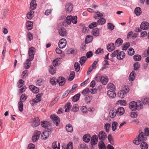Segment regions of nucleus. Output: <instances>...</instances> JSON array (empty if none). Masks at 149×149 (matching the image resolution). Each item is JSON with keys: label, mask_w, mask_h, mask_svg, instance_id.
Returning <instances> with one entry per match:
<instances>
[{"label": "nucleus", "mask_w": 149, "mask_h": 149, "mask_svg": "<svg viewBox=\"0 0 149 149\" xmlns=\"http://www.w3.org/2000/svg\"><path fill=\"white\" fill-rule=\"evenodd\" d=\"M138 104L135 101H132L129 104L130 109L132 111H135L136 109H140L142 108L143 104L140 102H138Z\"/></svg>", "instance_id": "nucleus-1"}, {"label": "nucleus", "mask_w": 149, "mask_h": 149, "mask_svg": "<svg viewBox=\"0 0 149 149\" xmlns=\"http://www.w3.org/2000/svg\"><path fill=\"white\" fill-rule=\"evenodd\" d=\"M147 139V138L142 132H140L138 136L133 141V143L136 145H138L141 143L144 142Z\"/></svg>", "instance_id": "nucleus-2"}, {"label": "nucleus", "mask_w": 149, "mask_h": 149, "mask_svg": "<svg viewBox=\"0 0 149 149\" xmlns=\"http://www.w3.org/2000/svg\"><path fill=\"white\" fill-rule=\"evenodd\" d=\"M116 56L118 59L121 60L124 58L125 54L123 51L119 52V50H117L113 52L111 54L112 57H115Z\"/></svg>", "instance_id": "nucleus-3"}, {"label": "nucleus", "mask_w": 149, "mask_h": 149, "mask_svg": "<svg viewBox=\"0 0 149 149\" xmlns=\"http://www.w3.org/2000/svg\"><path fill=\"white\" fill-rule=\"evenodd\" d=\"M129 91V88L128 87L125 86V89H123L119 91L118 93V95L120 98H123L127 93Z\"/></svg>", "instance_id": "nucleus-4"}, {"label": "nucleus", "mask_w": 149, "mask_h": 149, "mask_svg": "<svg viewBox=\"0 0 149 149\" xmlns=\"http://www.w3.org/2000/svg\"><path fill=\"white\" fill-rule=\"evenodd\" d=\"M35 53V49L33 47H30L28 51V58L30 59L31 60H33Z\"/></svg>", "instance_id": "nucleus-5"}, {"label": "nucleus", "mask_w": 149, "mask_h": 149, "mask_svg": "<svg viewBox=\"0 0 149 149\" xmlns=\"http://www.w3.org/2000/svg\"><path fill=\"white\" fill-rule=\"evenodd\" d=\"M40 120L38 117L32 119L30 120V122L32 123V125L33 127L38 126L40 123Z\"/></svg>", "instance_id": "nucleus-6"}, {"label": "nucleus", "mask_w": 149, "mask_h": 149, "mask_svg": "<svg viewBox=\"0 0 149 149\" xmlns=\"http://www.w3.org/2000/svg\"><path fill=\"white\" fill-rule=\"evenodd\" d=\"M50 117L54 124L57 126H58L59 124L60 120L58 117L55 115H51Z\"/></svg>", "instance_id": "nucleus-7"}, {"label": "nucleus", "mask_w": 149, "mask_h": 149, "mask_svg": "<svg viewBox=\"0 0 149 149\" xmlns=\"http://www.w3.org/2000/svg\"><path fill=\"white\" fill-rule=\"evenodd\" d=\"M41 134L40 132L36 131H35L32 137V141L33 142H36L39 139Z\"/></svg>", "instance_id": "nucleus-8"}, {"label": "nucleus", "mask_w": 149, "mask_h": 149, "mask_svg": "<svg viewBox=\"0 0 149 149\" xmlns=\"http://www.w3.org/2000/svg\"><path fill=\"white\" fill-rule=\"evenodd\" d=\"M65 10L68 13L72 11L73 9V5L71 3H67L65 6Z\"/></svg>", "instance_id": "nucleus-9"}, {"label": "nucleus", "mask_w": 149, "mask_h": 149, "mask_svg": "<svg viewBox=\"0 0 149 149\" xmlns=\"http://www.w3.org/2000/svg\"><path fill=\"white\" fill-rule=\"evenodd\" d=\"M58 33L62 37L67 36V32L66 29L64 27H61L58 29Z\"/></svg>", "instance_id": "nucleus-10"}, {"label": "nucleus", "mask_w": 149, "mask_h": 149, "mask_svg": "<svg viewBox=\"0 0 149 149\" xmlns=\"http://www.w3.org/2000/svg\"><path fill=\"white\" fill-rule=\"evenodd\" d=\"M58 46L61 49H63L65 47L66 45V40L65 38L61 39L58 42Z\"/></svg>", "instance_id": "nucleus-11"}, {"label": "nucleus", "mask_w": 149, "mask_h": 149, "mask_svg": "<svg viewBox=\"0 0 149 149\" xmlns=\"http://www.w3.org/2000/svg\"><path fill=\"white\" fill-rule=\"evenodd\" d=\"M98 137L100 140L103 141L107 138V135L104 132L101 131L98 134Z\"/></svg>", "instance_id": "nucleus-12"}, {"label": "nucleus", "mask_w": 149, "mask_h": 149, "mask_svg": "<svg viewBox=\"0 0 149 149\" xmlns=\"http://www.w3.org/2000/svg\"><path fill=\"white\" fill-rule=\"evenodd\" d=\"M98 138L97 135H94L92 136L91 141V144L94 146L97 143Z\"/></svg>", "instance_id": "nucleus-13"}, {"label": "nucleus", "mask_w": 149, "mask_h": 149, "mask_svg": "<svg viewBox=\"0 0 149 149\" xmlns=\"http://www.w3.org/2000/svg\"><path fill=\"white\" fill-rule=\"evenodd\" d=\"M116 115L117 114L116 109H111L110 110L109 112V116L111 118H114Z\"/></svg>", "instance_id": "nucleus-14"}, {"label": "nucleus", "mask_w": 149, "mask_h": 149, "mask_svg": "<svg viewBox=\"0 0 149 149\" xmlns=\"http://www.w3.org/2000/svg\"><path fill=\"white\" fill-rule=\"evenodd\" d=\"M32 61L29 58L26 60L24 64V67L25 69H27L30 67L31 64V61Z\"/></svg>", "instance_id": "nucleus-15"}, {"label": "nucleus", "mask_w": 149, "mask_h": 149, "mask_svg": "<svg viewBox=\"0 0 149 149\" xmlns=\"http://www.w3.org/2000/svg\"><path fill=\"white\" fill-rule=\"evenodd\" d=\"M50 132L49 131H45L43 132L41 134V138L43 140L46 139L49 137Z\"/></svg>", "instance_id": "nucleus-16"}, {"label": "nucleus", "mask_w": 149, "mask_h": 149, "mask_svg": "<svg viewBox=\"0 0 149 149\" xmlns=\"http://www.w3.org/2000/svg\"><path fill=\"white\" fill-rule=\"evenodd\" d=\"M116 113L118 116H120L124 114L125 112V110L124 108L122 107L118 108L117 109Z\"/></svg>", "instance_id": "nucleus-17"}, {"label": "nucleus", "mask_w": 149, "mask_h": 149, "mask_svg": "<svg viewBox=\"0 0 149 149\" xmlns=\"http://www.w3.org/2000/svg\"><path fill=\"white\" fill-rule=\"evenodd\" d=\"M107 95L111 98H115L116 95L113 90H109L107 91Z\"/></svg>", "instance_id": "nucleus-18"}, {"label": "nucleus", "mask_w": 149, "mask_h": 149, "mask_svg": "<svg viewBox=\"0 0 149 149\" xmlns=\"http://www.w3.org/2000/svg\"><path fill=\"white\" fill-rule=\"evenodd\" d=\"M149 26V23L146 22H143L140 25V28L143 30L147 29Z\"/></svg>", "instance_id": "nucleus-19"}, {"label": "nucleus", "mask_w": 149, "mask_h": 149, "mask_svg": "<svg viewBox=\"0 0 149 149\" xmlns=\"http://www.w3.org/2000/svg\"><path fill=\"white\" fill-rule=\"evenodd\" d=\"M29 89L34 93H37L39 92V89L38 88L35 87L33 85H31L29 87Z\"/></svg>", "instance_id": "nucleus-20"}, {"label": "nucleus", "mask_w": 149, "mask_h": 149, "mask_svg": "<svg viewBox=\"0 0 149 149\" xmlns=\"http://www.w3.org/2000/svg\"><path fill=\"white\" fill-rule=\"evenodd\" d=\"M107 49L109 52L112 51L115 49L114 44L112 43L108 44L107 45Z\"/></svg>", "instance_id": "nucleus-21"}, {"label": "nucleus", "mask_w": 149, "mask_h": 149, "mask_svg": "<svg viewBox=\"0 0 149 149\" xmlns=\"http://www.w3.org/2000/svg\"><path fill=\"white\" fill-rule=\"evenodd\" d=\"M58 83L60 86H62L65 83V79L62 77H59L58 78Z\"/></svg>", "instance_id": "nucleus-22"}, {"label": "nucleus", "mask_w": 149, "mask_h": 149, "mask_svg": "<svg viewBox=\"0 0 149 149\" xmlns=\"http://www.w3.org/2000/svg\"><path fill=\"white\" fill-rule=\"evenodd\" d=\"M62 149H73L72 143L70 142L67 145H63L62 147Z\"/></svg>", "instance_id": "nucleus-23"}, {"label": "nucleus", "mask_w": 149, "mask_h": 149, "mask_svg": "<svg viewBox=\"0 0 149 149\" xmlns=\"http://www.w3.org/2000/svg\"><path fill=\"white\" fill-rule=\"evenodd\" d=\"M108 81V79L107 76H102L101 77L100 81L104 85L107 84Z\"/></svg>", "instance_id": "nucleus-24"}, {"label": "nucleus", "mask_w": 149, "mask_h": 149, "mask_svg": "<svg viewBox=\"0 0 149 149\" xmlns=\"http://www.w3.org/2000/svg\"><path fill=\"white\" fill-rule=\"evenodd\" d=\"M83 139L84 141L85 142H88L91 139V136L89 134H87L84 135L83 137Z\"/></svg>", "instance_id": "nucleus-25"}, {"label": "nucleus", "mask_w": 149, "mask_h": 149, "mask_svg": "<svg viewBox=\"0 0 149 149\" xmlns=\"http://www.w3.org/2000/svg\"><path fill=\"white\" fill-rule=\"evenodd\" d=\"M33 22L29 21H28L26 22V27L28 30H31L33 28Z\"/></svg>", "instance_id": "nucleus-26"}, {"label": "nucleus", "mask_w": 149, "mask_h": 149, "mask_svg": "<svg viewBox=\"0 0 149 149\" xmlns=\"http://www.w3.org/2000/svg\"><path fill=\"white\" fill-rule=\"evenodd\" d=\"M36 6L37 4L36 1L35 0H32L30 3V8L31 9L33 10L36 8Z\"/></svg>", "instance_id": "nucleus-27"}, {"label": "nucleus", "mask_w": 149, "mask_h": 149, "mask_svg": "<svg viewBox=\"0 0 149 149\" xmlns=\"http://www.w3.org/2000/svg\"><path fill=\"white\" fill-rule=\"evenodd\" d=\"M50 82L53 86H55L58 83V79L53 77L50 79Z\"/></svg>", "instance_id": "nucleus-28"}, {"label": "nucleus", "mask_w": 149, "mask_h": 149, "mask_svg": "<svg viewBox=\"0 0 149 149\" xmlns=\"http://www.w3.org/2000/svg\"><path fill=\"white\" fill-rule=\"evenodd\" d=\"M92 33L94 36H97L99 35V30L97 28H95L93 30Z\"/></svg>", "instance_id": "nucleus-29"}, {"label": "nucleus", "mask_w": 149, "mask_h": 149, "mask_svg": "<svg viewBox=\"0 0 149 149\" xmlns=\"http://www.w3.org/2000/svg\"><path fill=\"white\" fill-rule=\"evenodd\" d=\"M135 73L134 71H133L130 73L129 77V80L130 81H132L135 78Z\"/></svg>", "instance_id": "nucleus-30"}, {"label": "nucleus", "mask_w": 149, "mask_h": 149, "mask_svg": "<svg viewBox=\"0 0 149 149\" xmlns=\"http://www.w3.org/2000/svg\"><path fill=\"white\" fill-rule=\"evenodd\" d=\"M52 147L54 149H60V144L58 143L57 146L56 141H54L52 143Z\"/></svg>", "instance_id": "nucleus-31"}, {"label": "nucleus", "mask_w": 149, "mask_h": 149, "mask_svg": "<svg viewBox=\"0 0 149 149\" xmlns=\"http://www.w3.org/2000/svg\"><path fill=\"white\" fill-rule=\"evenodd\" d=\"M123 43V40L120 38H118L115 42V45L116 47H119Z\"/></svg>", "instance_id": "nucleus-32"}, {"label": "nucleus", "mask_w": 149, "mask_h": 149, "mask_svg": "<svg viewBox=\"0 0 149 149\" xmlns=\"http://www.w3.org/2000/svg\"><path fill=\"white\" fill-rule=\"evenodd\" d=\"M33 10L31 9L27 15L26 16L28 19H32L33 17L34 12Z\"/></svg>", "instance_id": "nucleus-33"}, {"label": "nucleus", "mask_w": 149, "mask_h": 149, "mask_svg": "<svg viewBox=\"0 0 149 149\" xmlns=\"http://www.w3.org/2000/svg\"><path fill=\"white\" fill-rule=\"evenodd\" d=\"M66 130L67 132H72L73 131V128L71 125L69 124L67 125L65 127Z\"/></svg>", "instance_id": "nucleus-34"}, {"label": "nucleus", "mask_w": 149, "mask_h": 149, "mask_svg": "<svg viewBox=\"0 0 149 149\" xmlns=\"http://www.w3.org/2000/svg\"><path fill=\"white\" fill-rule=\"evenodd\" d=\"M134 12L136 15L139 16L140 15L141 13V8L139 7L136 8L134 10Z\"/></svg>", "instance_id": "nucleus-35"}, {"label": "nucleus", "mask_w": 149, "mask_h": 149, "mask_svg": "<svg viewBox=\"0 0 149 149\" xmlns=\"http://www.w3.org/2000/svg\"><path fill=\"white\" fill-rule=\"evenodd\" d=\"M71 19H65L63 22V25L65 26H68L71 23Z\"/></svg>", "instance_id": "nucleus-36"}, {"label": "nucleus", "mask_w": 149, "mask_h": 149, "mask_svg": "<svg viewBox=\"0 0 149 149\" xmlns=\"http://www.w3.org/2000/svg\"><path fill=\"white\" fill-rule=\"evenodd\" d=\"M90 93V91L88 88H86L83 90L81 93L84 96H87L89 95Z\"/></svg>", "instance_id": "nucleus-37"}, {"label": "nucleus", "mask_w": 149, "mask_h": 149, "mask_svg": "<svg viewBox=\"0 0 149 149\" xmlns=\"http://www.w3.org/2000/svg\"><path fill=\"white\" fill-rule=\"evenodd\" d=\"M71 107L72 106L71 104L70 103H68L65 106V111L67 112H69Z\"/></svg>", "instance_id": "nucleus-38"}, {"label": "nucleus", "mask_w": 149, "mask_h": 149, "mask_svg": "<svg viewBox=\"0 0 149 149\" xmlns=\"http://www.w3.org/2000/svg\"><path fill=\"white\" fill-rule=\"evenodd\" d=\"M140 147L141 149H147L148 146L147 143L145 142L141 143Z\"/></svg>", "instance_id": "nucleus-39"}, {"label": "nucleus", "mask_w": 149, "mask_h": 149, "mask_svg": "<svg viewBox=\"0 0 149 149\" xmlns=\"http://www.w3.org/2000/svg\"><path fill=\"white\" fill-rule=\"evenodd\" d=\"M115 26L112 23H108L107 25V28L110 31H112L114 29Z\"/></svg>", "instance_id": "nucleus-40"}, {"label": "nucleus", "mask_w": 149, "mask_h": 149, "mask_svg": "<svg viewBox=\"0 0 149 149\" xmlns=\"http://www.w3.org/2000/svg\"><path fill=\"white\" fill-rule=\"evenodd\" d=\"M59 99V96H57L56 97L54 100L51 102L49 106L52 107L53 106L56 102Z\"/></svg>", "instance_id": "nucleus-41"}, {"label": "nucleus", "mask_w": 149, "mask_h": 149, "mask_svg": "<svg viewBox=\"0 0 149 149\" xmlns=\"http://www.w3.org/2000/svg\"><path fill=\"white\" fill-rule=\"evenodd\" d=\"M98 146L99 149H106L104 143L102 141L99 142Z\"/></svg>", "instance_id": "nucleus-42"}, {"label": "nucleus", "mask_w": 149, "mask_h": 149, "mask_svg": "<svg viewBox=\"0 0 149 149\" xmlns=\"http://www.w3.org/2000/svg\"><path fill=\"white\" fill-rule=\"evenodd\" d=\"M107 88L108 89H110V90H113L115 88V87L114 85L111 83H109L107 85Z\"/></svg>", "instance_id": "nucleus-43"}, {"label": "nucleus", "mask_w": 149, "mask_h": 149, "mask_svg": "<svg viewBox=\"0 0 149 149\" xmlns=\"http://www.w3.org/2000/svg\"><path fill=\"white\" fill-rule=\"evenodd\" d=\"M53 66L55 67L59 64L60 63V61L59 59L56 58L53 61Z\"/></svg>", "instance_id": "nucleus-44"}, {"label": "nucleus", "mask_w": 149, "mask_h": 149, "mask_svg": "<svg viewBox=\"0 0 149 149\" xmlns=\"http://www.w3.org/2000/svg\"><path fill=\"white\" fill-rule=\"evenodd\" d=\"M75 76V73L74 72L72 71L70 72L69 77L68 78V80L70 81L72 80L74 78Z\"/></svg>", "instance_id": "nucleus-45"}, {"label": "nucleus", "mask_w": 149, "mask_h": 149, "mask_svg": "<svg viewBox=\"0 0 149 149\" xmlns=\"http://www.w3.org/2000/svg\"><path fill=\"white\" fill-rule=\"evenodd\" d=\"M80 95L79 94H77L74 95L72 98V101L74 102H76L79 100L80 97Z\"/></svg>", "instance_id": "nucleus-46"}, {"label": "nucleus", "mask_w": 149, "mask_h": 149, "mask_svg": "<svg viewBox=\"0 0 149 149\" xmlns=\"http://www.w3.org/2000/svg\"><path fill=\"white\" fill-rule=\"evenodd\" d=\"M30 103L32 106H34L35 104L39 102V100H36L35 98L32 99L29 101Z\"/></svg>", "instance_id": "nucleus-47"}, {"label": "nucleus", "mask_w": 149, "mask_h": 149, "mask_svg": "<svg viewBox=\"0 0 149 149\" xmlns=\"http://www.w3.org/2000/svg\"><path fill=\"white\" fill-rule=\"evenodd\" d=\"M134 60L136 61H140L141 58V56L139 55H135L133 56Z\"/></svg>", "instance_id": "nucleus-48"}, {"label": "nucleus", "mask_w": 149, "mask_h": 149, "mask_svg": "<svg viewBox=\"0 0 149 149\" xmlns=\"http://www.w3.org/2000/svg\"><path fill=\"white\" fill-rule=\"evenodd\" d=\"M74 68L75 70L77 72H78L80 69V65L78 63H75L74 65Z\"/></svg>", "instance_id": "nucleus-49"}, {"label": "nucleus", "mask_w": 149, "mask_h": 149, "mask_svg": "<svg viewBox=\"0 0 149 149\" xmlns=\"http://www.w3.org/2000/svg\"><path fill=\"white\" fill-rule=\"evenodd\" d=\"M18 109L20 111H22L23 109V104L22 102H19L18 103Z\"/></svg>", "instance_id": "nucleus-50"}, {"label": "nucleus", "mask_w": 149, "mask_h": 149, "mask_svg": "<svg viewBox=\"0 0 149 149\" xmlns=\"http://www.w3.org/2000/svg\"><path fill=\"white\" fill-rule=\"evenodd\" d=\"M86 60V58L84 56H82L80 58L79 62L81 65H83L85 63Z\"/></svg>", "instance_id": "nucleus-51"}, {"label": "nucleus", "mask_w": 149, "mask_h": 149, "mask_svg": "<svg viewBox=\"0 0 149 149\" xmlns=\"http://www.w3.org/2000/svg\"><path fill=\"white\" fill-rule=\"evenodd\" d=\"M92 37L91 36H87L86 38V42L88 43L91 41L92 40Z\"/></svg>", "instance_id": "nucleus-52"}, {"label": "nucleus", "mask_w": 149, "mask_h": 149, "mask_svg": "<svg viewBox=\"0 0 149 149\" xmlns=\"http://www.w3.org/2000/svg\"><path fill=\"white\" fill-rule=\"evenodd\" d=\"M130 45V44L129 42L126 43L122 46V49L123 50H127V48L129 47Z\"/></svg>", "instance_id": "nucleus-53"}, {"label": "nucleus", "mask_w": 149, "mask_h": 149, "mask_svg": "<svg viewBox=\"0 0 149 149\" xmlns=\"http://www.w3.org/2000/svg\"><path fill=\"white\" fill-rule=\"evenodd\" d=\"M41 125L44 127H48L50 126V123L47 121H44L42 123Z\"/></svg>", "instance_id": "nucleus-54"}, {"label": "nucleus", "mask_w": 149, "mask_h": 149, "mask_svg": "<svg viewBox=\"0 0 149 149\" xmlns=\"http://www.w3.org/2000/svg\"><path fill=\"white\" fill-rule=\"evenodd\" d=\"M118 123L116 122H113L112 124V128L113 131H114L116 129Z\"/></svg>", "instance_id": "nucleus-55"}, {"label": "nucleus", "mask_w": 149, "mask_h": 149, "mask_svg": "<svg viewBox=\"0 0 149 149\" xmlns=\"http://www.w3.org/2000/svg\"><path fill=\"white\" fill-rule=\"evenodd\" d=\"M56 72L55 68L53 67H50L49 72L52 74H54Z\"/></svg>", "instance_id": "nucleus-56"}, {"label": "nucleus", "mask_w": 149, "mask_h": 149, "mask_svg": "<svg viewBox=\"0 0 149 149\" xmlns=\"http://www.w3.org/2000/svg\"><path fill=\"white\" fill-rule=\"evenodd\" d=\"M26 99V96L24 94H23L20 97V101L19 102H24Z\"/></svg>", "instance_id": "nucleus-57"}, {"label": "nucleus", "mask_w": 149, "mask_h": 149, "mask_svg": "<svg viewBox=\"0 0 149 149\" xmlns=\"http://www.w3.org/2000/svg\"><path fill=\"white\" fill-rule=\"evenodd\" d=\"M105 22V19H98L97 23L99 25H102L104 24Z\"/></svg>", "instance_id": "nucleus-58"}, {"label": "nucleus", "mask_w": 149, "mask_h": 149, "mask_svg": "<svg viewBox=\"0 0 149 149\" xmlns=\"http://www.w3.org/2000/svg\"><path fill=\"white\" fill-rule=\"evenodd\" d=\"M127 52L129 55L132 56L134 54V51L132 48H130L127 51Z\"/></svg>", "instance_id": "nucleus-59"}, {"label": "nucleus", "mask_w": 149, "mask_h": 149, "mask_svg": "<svg viewBox=\"0 0 149 149\" xmlns=\"http://www.w3.org/2000/svg\"><path fill=\"white\" fill-rule=\"evenodd\" d=\"M97 23L96 22H93L91 23L89 25V28L90 29H92L94 27H95L97 26Z\"/></svg>", "instance_id": "nucleus-60"}, {"label": "nucleus", "mask_w": 149, "mask_h": 149, "mask_svg": "<svg viewBox=\"0 0 149 149\" xmlns=\"http://www.w3.org/2000/svg\"><path fill=\"white\" fill-rule=\"evenodd\" d=\"M92 97L91 96H88V95L86 96L85 99L87 102L89 103L91 102L92 99Z\"/></svg>", "instance_id": "nucleus-61"}, {"label": "nucleus", "mask_w": 149, "mask_h": 149, "mask_svg": "<svg viewBox=\"0 0 149 149\" xmlns=\"http://www.w3.org/2000/svg\"><path fill=\"white\" fill-rule=\"evenodd\" d=\"M104 52V51L103 50V49H101V48H99L97 49L95 52V53L96 54H100L103 53Z\"/></svg>", "instance_id": "nucleus-62"}, {"label": "nucleus", "mask_w": 149, "mask_h": 149, "mask_svg": "<svg viewBox=\"0 0 149 149\" xmlns=\"http://www.w3.org/2000/svg\"><path fill=\"white\" fill-rule=\"evenodd\" d=\"M111 127L109 123H106L104 125V127L106 132H107L109 131V129Z\"/></svg>", "instance_id": "nucleus-63"}, {"label": "nucleus", "mask_w": 149, "mask_h": 149, "mask_svg": "<svg viewBox=\"0 0 149 149\" xmlns=\"http://www.w3.org/2000/svg\"><path fill=\"white\" fill-rule=\"evenodd\" d=\"M118 104H119L120 105L123 106H125L126 104V101L124 100H118Z\"/></svg>", "instance_id": "nucleus-64"}]
</instances>
